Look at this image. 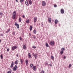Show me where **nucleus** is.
Instances as JSON below:
<instances>
[{
  "label": "nucleus",
  "mask_w": 73,
  "mask_h": 73,
  "mask_svg": "<svg viewBox=\"0 0 73 73\" xmlns=\"http://www.w3.org/2000/svg\"><path fill=\"white\" fill-rule=\"evenodd\" d=\"M17 16V14H16V11H15L13 13V15H12V19H15L16 17Z\"/></svg>",
  "instance_id": "1"
},
{
  "label": "nucleus",
  "mask_w": 73,
  "mask_h": 73,
  "mask_svg": "<svg viewBox=\"0 0 73 73\" xmlns=\"http://www.w3.org/2000/svg\"><path fill=\"white\" fill-rule=\"evenodd\" d=\"M17 65H15V66L13 68V71H16L17 69Z\"/></svg>",
  "instance_id": "2"
},
{
  "label": "nucleus",
  "mask_w": 73,
  "mask_h": 73,
  "mask_svg": "<svg viewBox=\"0 0 73 73\" xmlns=\"http://www.w3.org/2000/svg\"><path fill=\"white\" fill-rule=\"evenodd\" d=\"M37 55H38L36 54H35L34 53H33V57H34L35 58H37Z\"/></svg>",
  "instance_id": "3"
},
{
  "label": "nucleus",
  "mask_w": 73,
  "mask_h": 73,
  "mask_svg": "<svg viewBox=\"0 0 73 73\" xmlns=\"http://www.w3.org/2000/svg\"><path fill=\"white\" fill-rule=\"evenodd\" d=\"M50 45L52 46H53L54 44V41H50Z\"/></svg>",
  "instance_id": "4"
},
{
  "label": "nucleus",
  "mask_w": 73,
  "mask_h": 73,
  "mask_svg": "<svg viewBox=\"0 0 73 73\" xmlns=\"http://www.w3.org/2000/svg\"><path fill=\"white\" fill-rule=\"evenodd\" d=\"M17 47L16 46H13L12 48V49L13 50H15V49H17Z\"/></svg>",
  "instance_id": "5"
},
{
  "label": "nucleus",
  "mask_w": 73,
  "mask_h": 73,
  "mask_svg": "<svg viewBox=\"0 0 73 73\" xmlns=\"http://www.w3.org/2000/svg\"><path fill=\"white\" fill-rule=\"evenodd\" d=\"M33 69L34 71H36V66H33Z\"/></svg>",
  "instance_id": "6"
},
{
  "label": "nucleus",
  "mask_w": 73,
  "mask_h": 73,
  "mask_svg": "<svg viewBox=\"0 0 73 73\" xmlns=\"http://www.w3.org/2000/svg\"><path fill=\"white\" fill-rule=\"evenodd\" d=\"M60 12L62 14H64V10L63 9H61L60 10Z\"/></svg>",
  "instance_id": "7"
},
{
  "label": "nucleus",
  "mask_w": 73,
  "mask_h": 73,
  "mask_svg": "<svg viewBox=\"0 0 73 73\" xmlns=\"http://www.w3.org/2000/svg\"><path fill=\"white\" fill-rule=\"evenodd\" d=\"M28 1L30 5H32V0H28Z\"/></svg>",
  "instance_id": "8"
},
{
  "label": "nucleus",
  "mask_w": 73,
  "mask_h": 73,
  "mask_svg": "<svg viewBox=\"0 0 73 73\" xmlns=\"http://www.w3.org/2000/svg\"><path fill=\"white\" fill-rule=\"evenodd\" d=\"M37 17H34V23H36L37 21Z\"/></svg>",
  "instance_id": "9"
},
{
  "label": "nucleus",
  "mask_w": 73,
  "mask_h": 73,
  "mask_svg": "<svg viewBox=\"0 0 73 73\" xmlns=\"http://www.w3.org/2000/svg\"><path fill=\"white\" fill-rule=\"evenodd\" d=\"M42 6H45V4H46L45 2L44 1H42Z\"/></svg>",
  "instance_id": "10"
},
{
  "label": "nucleus",
  "mask_w": 73,
  "mask_h": 73,
  "mask_svg": "<svg viewBox=\"0 0 73 73\" xmlns=\"http://www.w3.org/2000/svg\"><path fill=\"white\" fill-rule=\"evenodd\" d=\"M25 4L26 5H27V6H29V3H28V1L27 0H26L25 1Z\"/></svg>",
  "instance_id": "11"
},
{
  "label": "nucleus",
  "mask_w": 73,
  "mask_h": 73,
  "mask_svg": "<svg viewBox=\"0 0 73 73\" xmlns=\"http://www.w3.org/2000/svg\"><path fill=\"white\" fill-rule=\"evenodd\" d=\"M48 19L49 23H51V21H52V19L50 18H48Z\"/></svg>",
  "instance_id": "12"
},
{
  "label": "nucleus",
  "mask_w": 73,
  "mask_h": 73,
  "mask_svg": "<svg viewBox=\"0 0 73 73\" xmlns=\"http://www.w3.org/2000/svg\"><path fill=\"white\" fill-rule=\"evenodd\" d=\"M34 34H36V33H37V30L35 29H34L33 31Z\"/></svg>",
  "instance_id": "13"
},
{
  "label": "nucleus",
  "mask_w": 73,
  "mask_h": 73,
  "mask_svg": "<svg viewBox=\"0 0 73 73\" xmlns=\"http://www.w3.org/2000/svg\"><path fill=\"white\" fill-rule=\"evenodd\" d=\"M13 66V62L12 61L11 65V67L12 68Z\"/></svg>",
  "instance_id": "14"
},
{
  "label": "nucleus",
  "mask_w": 73,
  "mask_h": 73,
  "mask_svg": "<svg viewBox=\"0 0 73 73\" xmlns=\"http://www.w3.org/2000/svg\"><path fill=\"white\" fill-rule=\"evenodd\" d=\"M58 23V20L57 19L55 20V24H57Z\"/></svg>",
  "instance_id": "15"
},
{
  "label": "nucleus",
  "mask_w": 73,
  "mask_h": 73,
  "mask_svg": "<svg viewBox=\"0 0 73 73\" xmlns=\"http://www.w3.org/2000/svg\"><path fill=\"white\" fill-rule=\"evenodd\" d=\"M23 49H26V46H25V45H23Z\"/></svg>",
  "instance_id": "16"
},
{
  "label": "nucleus",
  "mask_w": 73,
  "mask_h": 73,
  "mask_svg": "<svg viewBox=\"0 0 73 73\" xmlns=\"http://www.w3.org/2000/svg\"><path fill=\"white\" fill-rule=\"evenodd\" d=\"M18 60H17L15 61V64L16 65H17V64H18Z\"/></svg>",
  "instance_id": "17"
},
{
  "label": "nucleus",
  "mask_w": 73,
  "mask_h": 73,
  "mask_svg": "<svg viewBox=\"0 0 73 73\" xmlns=\"http://www.w3.org/2000/svg\"><path fill=\"white\" fill-rule=\"evenodd\" d=\"M32 26H31L30 27V31H32Z\"/></svg>",
  "instance_id": "18"
},
{
  "label": "nucleus",
  "mask_w": 73,
  "mask_h": 73,
  "mask_svg": "<svg viewBox=\"0 0 73 73\" xmlns=\"http://www.w3.org/2000/svg\"><path fill=\"white\" fill-rule=\"evenodd\" d=\"M26 23H27V24H28V23H29V19L27 20L26 21Z\"/></svg>",
  "instance_id": "19"
},
{
  "label": "nucleus",
  "mask_w": 73,
  "mask_h": 73,
  "mask_svg": "<svg viewBox=\"0 0 73 73\" xmlns=\"http://www.w3.org/2000/svg\"><path fill=\"white\" fill-rule=\"evenodd\" d=\"M25 63L26 65H27L28 64V60H27L25 61Z\"/></svg>",
  "instance_id": "20"
},
{
  "label": "nucleus",
  "mask_w": 73,
  "mask_h": 73,
  "mask_svg": "<svg viewBox=\"0 0 73 73\" xmlns=\"http://www.w3.org/2000/svg\"><path fill=\"white\" fill-rule=\"evenodd\" d=\"M20 61L21 64H23V60L20 59Z\"/></svg>",
  "instance_id": "21"
},
{
  "label": "nucleus",
  "mask_w": 73,
  "mask_h": 73,
  "mask_svg": "<svg viewBox=\"0 0 73 73\" xmlns=\"http://www.w3.org/2000/svg\"><path fill=\"white\" fill-rule=\"evenodd\" d=\"M61 50L62 51H64V50H65V48H62L61 49Z\"/></svg>",
  "instance_id": "22"
},
{
  "label": "nucleus",
  "mask_w": 73,
  "mask_h": 73,
  "mask_svg": "<svg viewBox=\"0 0 73 73\" xmlns=\"http://www.w3.org/2000/svg\"><path fill=\"white\" fill-rule=\"evenodd\" d=\"M28 56L29 57V58H31V54H30V53H29L28 54Z\"/></svg>",
  "instance_id": "23"
},
{
  "label": "nucleus",
  "mask_w": 73,
  "mask_h": 73,
  "mask_svg": "<svg viewBox=\"0 0 73 73\" xmlns=\"http://www.w3.org/2000/svg\"><path fill=\"white\" fill-rule=\"evenodd\" d=\"M51 59H52V60H54V57L53 56H51Z\"/></svg>",
  "instance_id": "24"
},
{
  "label": "nucleus",
  "mask_w": 73,
  "mask_h": 73,
  "mask_svg": "<svg viewBox=\"0 0 73 73\" xmlns=\"http://www.w3.org/2000/svg\"><path fill=\"white\" fill-rule=\"evenodd\" d=\"M19 22H21V18L20 17H19Z\"/></svg>",
  "instance_id": "25"
},
{
  "label": "nucleus",
  "mask_w": 73,
  "mask_h": 73,
  "mask_svg": "<svg viewBox=\"0 0 73 73\" xmlns=\"http://www.w3.org/2000/svg\"><path fill=\"white\" fill-rule=\"evenodd\" d=\"M0 57L1 59H3V54H1L0 55Z\"/></svg>",
  "instance_id": "26"
},
{
  "label": "nucleus",
  "mask_w": 73,
  "mask_h": 73,
  "mask_svg": "<svg viewBox=\"0 0 73 73\" xmlns=\"http://www.w3.org/2000/svg\"><path fill=\"white\" fill-rule=\"evenodd\" d=\"M46 47H49V45H48V44L47 43H46Z\"/></svg>",
  "instance_id": "27"
},
{
  "label": "nucleus",
  "mask_w": 73,
  "mask_h": 73,
  "mask_svg": "<svg viewBox=\"0 0 73 73\" xmlns=\"http://www.w3.org/2000/svg\"><path fill=\"white\" fill-rule=\"evenodd\" d=\"M63 53H64V51H61L60 52V53L61 54H63Z\"/></svg>",
  "instance_id": "28"
},
{
  "label": "nucleus",
  "mask_w": 73,
  "mask_h": 73,
  "mask_svg": "<svg viewBox=\"0 0 73 73\" xmlns=\"http://www.w3.org/2000/svg\"><path fill=\"white\" fill-rule=\"evenodd\" d=\"M18 24H19L17 23V22H15V26H17Z\"/></svg>",
  "instance_id": "29"
},
{
  "label": "nucleus",
  "mask_w": 73,
  "mask_h": 73,
  "mask_svg": "<svg viewBox=\"0 0 73 73\" xmlns=\"http://www.w3.org/2000/svg\"><path fill=\"white\" fill-rule=\"evenodd\" d=\"M33 66V64H31L30 67V68H32V67Z\"/></svg>",
  "instance_id": "30"
},
{
  "label": "nucleus",
  "mask_w": 73,
  "mask_h": 73,
  "mask_svg": "<svg viewBox=\"0 0 73 73\" xmlns=\"http://www.w3.org/2000/svg\"><path fill=\"white\" fill-rule=\"evenodd\" d=\"M17 29L19 28V24L17 26Z\"/></svg>",
  "instance_id": "31"
},
{
  "label": "nucleus",
  "mask_w": 73,
  "mask_h": 73,
  "mask_svg": "<svg viewBox=\"0 0 73 73\" xmlns=\"http://www.w3.org/2000/svg\"><path fill=\"white\" fill-rule=\"evenodd\" d=\"M10 31V29H9V30H8V31H6L7 33H8V32H9Z\"/></svg>",
  "instance_id": "32"
},
{
  "label": "nucleus",
  "mask_w": 73,
  "mask_h": 73,
  "mask_svg": "<svg viewBox=\"0 0 73 73\" xmlns=\"http://www.w3.org/2000/svg\"><path fill=\"white\" fill-rule=\"evenodd\" d=\"M45 72H44V71L43 70H42L41 72H40V73H44Z\"/></svg>",
  "instance_id": "33"
},
{
  "label": "nucleus",
  "mask_w": 73,
  "mask_h": 73,
  "mask_svg": "<svg viewBox=\"0 0 73 73\" xmlns=\"http://www.w3.org/2000/svg\"><path fill=\"white\" fill-rule=\"evenodd\" d=\"M0 16H3V13L2 12H1L0 13Z\"/></svg>",
  "instance_id": "34"
},
{
  "label": "nucleus",
  "mask_w": 73,
  "mask_h": 73,
  "mask_svg": "<svg viewBox=\"0 0 73 73\" xmlns=\"http://www.w3.org/2000/svg\"><path fill=\"white\" fill-rule=\"evenodd\" d=\"M71 66H72V64H70L69 66V68H70V67H71Z\"/></svg>",
  "instance_id": "35"
},
{
  "label": "nucleus",
  "mask_w": 73,
  "mask_h": 73,
  "mask_svg": "<svg viewBox=\"0 0 73 73\" xmlns=\"http://www.w3.org/2000/svg\"><path fill=\"white\" fill-rule=\"evenodd\" d=\"M24 0H21L20 2L21 3H23V2H24Z\"/></svg>",
  "instance_id": "36"
},
{
  "label": "nucleus",
  "mask_w": 73,
  "mask_h": 73,
  "mask_svg": "<svg viewBox=\"0 0 73 73\" xmlns=\"http://www.w3.org/2000/svg\"><path fill=\"white\" fill-rule=\"evenodd\" d=\"M15 32H13L12 33V35H13V36H15Z\"/></svg>",
  "instance_id": "37"
},
{
  "label": "nucleus",
  "mask_w": 73,
  "mask_h": 73,
  "mask_svg": "<svg viewBox=\"0 0 73 73\" xmlns=\"http://www.w3.org/2000/svg\"><path fill=\"white\" fill-rule=\"evenodd\" d=\"M20 39V40L21 41L22 40V38H21V36L19 37Z\"/></svg>",
  "instance_id": "38"
},
{
  "label": "nucleus",
  "mask_w": 73,
  "mask_h": 73,
  "mask_svg": "<svg viewBox=\"0 0 73 73\" xmlns=\"http://www.w3.org/2000/svg\"><path fill=\"white\" fill-rule=\"evenodd\" d=\"M4 35L3 34H1L0 35V36H3V35Z\"/></svg>",
  "instance_id": "39"
},
{
  "label": "nucleus",
  "mask_w": 73,
  "mask_h": 73,
  "mask_svg": "<svg viewBox=\"0 0 73 73\" xmlns=\"http://www.w3.org/2000/svg\"><path fill=\"white\" fill-rule=\"evenodd\" d=\"M9 48H8L7 50V52H9Z\"/></svg>",
  "instance_id": "40"
},
{
  "label": "nucleus",
  "mask_w": 73,
  "mask_h": 73,
  "mask_svg": "<svg viewBox=\"0 0 73 73\" xmlns=\"http://www.w3.org/2000/svg\"><path fill=\"white\" fill-rule=\"evenodd\" d=\"M16 56L17 57H19V54H17Z\"/></svg>",
  "instance_id": "41"
},
{
  "label": "nucleus",
  "mask_w": 73,
  "mask_h": 73,
  "mask_svg": "<svg viewBox=\"0 0 73 73\" xmlns=\"http://www.w3.org/2000/svg\"><path fill=\"white\" fill-rule=\"evenodd\" d=\"M22 17H23V18H25V16L24 15H23L22 16Z\"/></svg>",
  "instance_id": "42"
},
{
  "label": "nucleus",
  "mask_w": 73,
  "mask_h": 73,
  "mask_svg": "<svg viewBox=\"0 0 73 73\" xmlns=\"http://www.w3.org/2000/svg\"><path fill=\"white\" fill-rule=\"evenodd\" d=\"M54 7H57V5H54Z\"/></svg>",
  "instance_id": "43"
},
{
  "label": "nucleus",
  "mask_w": 73,
  "mask_h": 73,
  "mask_svg": "<svg viewBox=\"0 0 73 73\" xmlns=\"http://www.w3.org/2000/svg\"><path fill=\"white\" fill-rule=\"evenodd\" d=\"M63 58L64 59H65V58H66V56H64L63 57Z\"/></svg>",
  "instance_id": "44"
},
{
  "label": "nucleus",
  "mask_w": 73,
  "mask_h": 73,
  "mask_svg": "<svg viewBox=\"0 0 73 73\" xmlns=\"http://www.w3.org/2000/svg\"><path fill=\"white\" fill-rule=\"evenodd\" d=\"M33 48H34V49H35L36 48V46H33Z\"/></svg>",
  "instance_id": "45"
},
{
  "label": "nucleus",
  "mask_w": 73,
  "mask_h": 73,
  "mask_svg": "<svg viewBox=\"0 0 73 73\" xmlns=\"http://www.w3.org/2000/svg\"><path fill=\"white\" fill-rule=\"evenodd\" d=\"M33 37L35 39H36V37H35V36H33Z\"/></svg>",
  "instance_id": "46"
},
{
  "label": "nucleus",
  "mask_w": 73,
  "mask_h": 73,
  "mask_svg": "<svg viewBox=\"0 0 73 73\" xmlns=\"http://www.w3.org/2000/svg\"><path fill=\"white\" fill-rule=\"evenodd\" d=\"M49 65L50 66H52V64H49Z\"/></svg>",
  "instance_id": "47"
},
{
  "label": "nucleus",
  "mask_w": 73,
  "mask_h": 73,
  "mask_svg": "<svg viewBox=\"0 0 73 73\" xmlns=\"http://www.w3.org/2000/svg\"><path fill=\"white\" fill-rule=\"evenodd\" d=\"M29 36H31V34L30 33H29Z\"/></svg>",
  "instance_id": "48"
},
{
  "label": "nucleus",
  "mask_w": 73,
  "mask_h": 73,
  "mask_svg": "<svg viewBox=\"0 0 73 73\" xmlns=\"http://www.w3.org/2000/svg\"><path fill=\"white\" fill-rule=\"evenodd\" d=\"M5 48H6V49H7V48H8V47H7V46H6Z\"/></svg>",
  "instance_id": "49"
},
{
  "label": "nucleus",
  "mask_w": 73,
  "mask_h": 73,
  "mask_svg": "<svg viewBox=\"0 0 73 73\" xmlns=\"http://www.w3.org/2000/svg\"><path fill=\"white\" fill-rule=\"evenodd\" d=\"M16 0V1L17 2H18V1H17V0Z\"/></svg>",
  "instance_id": "50"
},
{
  "label": "nucleus",
  "mask_w": 73,
  "mask_h": 73,
  "mask_svg": "<svg viewBox=\"0 0 73 73\" xmlns=\"http://www.w3.org/2000/svg\"><path fill=\"white\" fill-rule=\"evenodd\" d=\"M1 42V40L0 39V43Z\"/></svg>",
  "instance_id": "51"
}]
</instances>
